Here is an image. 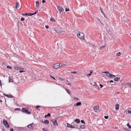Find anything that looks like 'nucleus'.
<instances>
[{
  "instance_id": "obj_19",
  "label": "nucleus",
  "mask_w": 131,
  "mask_h": 131,
  "mask_svg": "<svg viewBox=\"0 0 131 131\" xmlns=\"http://www.w3.org/2000/svg\"><path fill=\"white\" fill-rule=\"evenodd\" d=\"M50 20L51 21L55 22L56 20H55L53 17H51V19H50Z\"/></svg>"
},
{
  "instance_id": "obj_7",
  "label": "nucleus",
  "mask_w": 131,
  "mask_h": 131,
  "mask_svg": "<svg viewBox=\"0 0 131 131\" xmlns=\"http://www.w3.org/2000/svg\"><path fill=\"white\" fill-rule=\"evenodd\" d=\"M57 8L58 10H59L60 13H61V12H63L64 10L63 8L62 7L59 5L57 6Z\"/></svg>"
},
{
  "instance_id": "obj_35",
  "label": "nucleus",
  "mask_w": 131,
  "mask_h": 131,
  "mask_svg": "<svg viewBox=\"0 0 131 131\" xmlns=\"http://www.w3.org/2000/svg\"><path fill=\"white\" fill-rule=\"evenodd\" d=\"M15 110L20 111L21 110V109L20 108H16L15 109Z\"/></svg>"
},
{
  "instance_id": "obj_52",
  "label": "nucleus",
  "mask_w": 131,
  "mask_h": 131,
  "mask_svg": "<svg viewBox=\"0 0 131 131\" xmlns=\"http://www.w3.org/2000/svg\"><path fill=\"white\" fill-rule=\"evenodd\" d=\"M127 112L128 113H131V111L130 110H128Z\"/></svg>"
},
{
  "instance_id": "obj_50",
  "label": "nucleus",
  "mask_w": 131,
  "mask_h": 131,
  "mask_svg": "<svg viewBox=\"0 0 131 131\" xmlns=\"http://www.w3.org/2000/svg\"><path fill=\"white\" fill-rule=\"evenodd\" d=\"M25 72L24 71H22V70H20L19 71V72L20 73H21V72Z\"/></svg>"
},
{
  "instance_id": "obj_24",
  "label": "nucleus",
  "mask_w": 131,
  "mask_h": 131,
  "mask_svg": "<svg viewBox=\"0 0 131 131\" xmlns=\"http://www.w3.org/2000/svg\"><path fill=\"white\" fill-rule=\"evenodd\" d=\"M9 82H13L14 81L12 79H11L10 78V77H9Z\"/></svg>"
},
{
  "instance_id": "obj_21",
  "label": "nucleus",
  "mask_w": 131,
  "mask_h": 131,
  "mask_svg": "<svg viewBox=\"0 0 131 131\" xmlns=\"http://www.w3.org/2000/svg\"><path fill=\"white\" fill-rule=\"evenodd\" d=\"M14 69L16 70H20V67H17V66H15L14 67Z\"/></svg>"
},
{
  "instance_id": "obj_3",
  "label": "nucleus",
  "mask_w": 131,
  "mask_h": 131,
  "mask_svg": "<svg viewBox=\"0 0 131 131\" xmlns=\"http://www.w3.org/2000/svg\"><path fill=\"white\" fill-rule=\"evenodd\" d=\"M57 119H52L51 120V121L53 123V124L56 126H58V124L57 122Z\"/></svg>"
},
{
  "instance_id": "obj_6",
  "label": "nucleus",
  "mask_w": 131,
  "mask_h": 131,
  "mask_svg": "<svg viewBox=\"0 0 131 131\" xmlns=\"http://www.w3.org/2000/svg\"><path fill=\"white\" fill-rule=\"evenodd\" d=\"M55 31L58 33H60L62 32V30L59 28H54Z\"/></svg>"
},
{
  "instance_id": "obj_2",
  "label": "nucleus",
  "mask_w": 131,
  "mask_h": 131,
  "mask_svg": "<svg viewBox=\"0 0 131 131\" xmlns=\"http://www.w3.org/2000/svg\"><path fill=\"white\" fill-rule=\"evenodd\" d=\"M103 73H106V75L110 78H114L115 77V75L109 73L108 72H104Z\"/></svg>"
},
{
  "instance_id": "obj_39",
  "label": "nucleus",
  "mask_w": 131,
  "mask_h": 131,
  "mask_svg": "<svg viewBox=\"0 0 131 131\" xmlns=\"http://www.w3.org/2000/svg\"><path fill=\"white\" fill-rule=\"evenodd\" d=\"M36 107L39 110H40L38 109V108L40 107V106L38 105L37 106H36Z\"/></svg>"
},
{
  "instance_id": "obj_18",
  "label": "nucleus",
  "mask_w": 131,
  "mask_h": 131,
  "mask_svg": "<svg viewBox=\"0 0 131 131\" xmlns=\"http://www.w3.org/2000/svg\"><path fill=\"white\" fill-rule=\"evenodd\" d=\"M120 79V78H118L117 77H116L114 78V80L115 81H118Z\"/></svg>"
},
{
  "instance_id": "obj_53",
  "label": "nucleus",
  "mask_w": 131,
  "mask_h": 131,
  "mask_svg": "<svg viewBox=\"0 0 131 131\" xmlns=\"http://www.w3.org/2000/svg\"><path fill=\"white\" fill-rule=\"evenodd\" d=\"M74 100H79V99L78 98H77V97H74Z\"/></svg>"
},
{
  "instance_id": "obj_37",
  "label": "nucleus",
  "mask_w": 131,
  "mask_h": 131,
  "mask_svg": "<svg viewBox=\"0 0 131 131\" xmlns=\"http://www.w3.org/2000/svg\"><path fill=\"white\" fill-rule=\"evenodd\" d=\"M38 12V10H37L35 12V13H32V15H34L35 14H36L37 12Z\"/></svg>"
},
{
  "instance_id": "obj_8",
  "label": "nucleus",
  "mask_w": 131,
  "mask_h": 131,
  "mask_svg": "<svg viewBox=\"0 0 131 131\" xmlns=\"http://www.w3.org/2000/svg\"><path fill=\"white\" fill-rule=\"evenodd\" d=\"M32 125L33 124H30L28 125L27 126L30 129L32 130L34 129V127L32 126H31V125Z\"/></svg>"
},
{
  "instance_id": "obj_14",
  "label": "nucleus",
  "mask_w": 131,
  "mask_h": 131,
  "mask_svg": "<svg viewBox=\"0 0 131 131\" xmlns=\"http://www.w3.org/2000/svg\"><path fill=\"white\" fill-rule=\"evenodd\" d=\"M44 123L46 124H49V122L48 120H45L44 121Z\"/></svg>"
},
{
  "instance_id": "obj_4",
  "label": "nucleus",
  "mask_w": 131,
  "mask_h": 131,
  "mask_svg": "<svg viewBox=\"0 0 131 131\" xmlns=\"http://www.w3.org/2000/svg\"><path fill=\"white\" fill-rule=\"evenodd\" d=\"M22 111L27 114H30L31 113L30 112H29L28 110L25 108H23L22 109Z\"/></svg>"
},
{
  "instance_id": "obj_10",
  "label": "nucleus",
  "mask_w": 131,
  "mask_h": 131,
  "mask_svg": "<svg viewBox=\"0 0 131 131\" xmlns=\"http://www.w3.org/2000/svg\"><path fill=\"white\" fill-rule=\"evenodd\" d=\"M3 95L7 97H8L12 98L13 97V96L12 95H7L5 94L4 93Z\"/></svg>"
},
{
  "instance_id": "obj_44",
  "label": "nucleus",
  "mask_w": 131,
  "mask_h": 131,
  "mask_svg": "<svg viewBox=\"0 0 131 131\" xmlns=\"http://www.w3.org/2000/svg\"><path fill=\"white\" fill-rule=\"evenodd\" d=\"M99 85L100 86V88H102V87H103V85H102V84H99Z\"/></svg>"
},
{
  "instance_id": "obj_28",
  "label": "nucleus",
  "mask_w": 131,
  "mask_h": 131,
  "mask_svg": "<svg viewBox=\"0 0 131 131\" xmlns=\"http://www.w3.org/2000/svg\"><path fill=\"white\" fill-rule=\"evenodd\" d=\"M65 90L68 93H69V94L70 93V92L68 89H65Z\"/></svg>"
},
{
  "instance_id": "obj_54",
  "label": "nucleus",
  "mask_w": 131,
  "mask_h": 131,
  "mask_svg": "<svg viewBox=\"0 0 131 131\" xmlns=\"http://www.w3.org/2000/svg\"><path fill=\"white\" fill-rule=\"evenodd\" d=\"M127 85L130 86H131V83H128Z\"/></svg>"
},
{
  "instance_id": "obj_33",
  "label": "nucleus",
  "mask_w": 131,
  "mask_h": 131,
  "mask_svg": "<svg viewBox=\"0 0 131 131\" xmlns=\"http://www.w3.org/2000/svg\"><path fill=\"white\" fill-rule=\"evenodd\" d=\"M69 11V9L68 8H66L65 9V11L67 12Z\"/></svg>"
},
{
  "instance_id": "obj_58",
  "label": "nucleus",
  "mask_w": 131,
  "mask_h": 131,
  "mask_svg": "<svg viewBox=\"0 0 131 131\" xmlns=\"http://www.w3.org/2000/svg\"><path fill=\"white\" fill-rule=\"evenodd\" d=\"M14 130L13 128H11L10 129V131H13Z\"/></svg>"
},
{
  "instance_id": "obj_23",
  "label": "nucleus",
  "mask_w": 131,
  "mask_h": 131,
  "mask_svg": "<svg viewBox=\"0 0 131 131\" xmlns=\"http://www.w3.org/2000/svg\"><path fill=\"white\" fill-rule=\"evenodd\" d=\"M127 127H128L129 128L131 129V126H130L129 125V123H128L127 124Z\"/></svg>"
},
{
  "instance_id": "obj_30",
  "label": "nucleus",
  "mask_w": 131,
  "mask_h": 131,
  "mask_svg": "<svg viewBox=\"0 0 131 131\" xmlns=\"http://www.w3.org/2000/svg\"><path fill=\"white\" fill-rule=\"evenodd\" d=\"M100 11H101V12L103 14V13H104V12H103V11L102 10V8L101 7H100Z\"/></svg>"
},
{
  "instance_id": "obj_29",
  "label": "nucleus",
  "mask_w": 131,
  "mask_h": 131,
  "mask_svg": "<svg viewBox=\"0 0 131 131\" xmlns=\"http://www.w3.org/2000/svg\"><path fill=\"white\" fill-rule=\"evenodd\" d=\"M121 54V53L120 52H118L117 53L116 55L117 56H120Z\"/></svg>"
},
{
  "instance_id": "obj_12",
  "label": "nucleus",
  "mask_w": 131,
  "mask_h": 131,
  "mask_svg": "<svg viewBox=\"0 0 131 131\" xmlns=\"http://www.w3.org/2000/svg\"><path fill=\"white\" fill-rule=\"evenodd\" d=\"M67 126L69 127L73 128H75V127L73 126V125H71L70 124L68 123H67Z\"/></svg>"
},
{
  "instance_id": "obj_13",
  "label": "nucleus",
  "mask_w": 131,
  "mask_h": 131,
  "mask_svg": "<svg viewBox=\"0 0 131 131\" xmlns=\"http://www.w3.org/2000/svg\"><path fill=\"white\" fill-rule=\"evenodd\" d=\"M115 108L116 110H118L119 108V104H117L115 105Z\"/></svg>"
},
{
  "instance_id": "obj_62",
  "label": "nucleus",
  "mask_w": 131,
  "mask_h": 131,
  "mask_svg": "<svg viewBox=\"0 0 131 131\" xmlns=\"http://www.w3.org/2000/svg\"><path fill=\"white\" fill-rule=\"evenodd\" d=\"M22 15H24V16H25V15H26V14H25H25H24V13H22Z\"/></svg>"
},
{
  "instance_id": "obj_64",
  "label": "nucleus",
  "mask_w": 131,
  "mask_h": 131,
  "mask_svg": "<svg viewBox=\"0 0 131 131\" xmlns=\"http://www.w3.org/2000/svg\"><path fill=\"white\" fill-rule=\"evenodd\" d=\"M0 101L1 102H2V100H0Z\"/></svg>"
},
{
  "instance_id": "obj_57",
  "label": "nucleus",
  "mask_w": 131,
  "mask_h": 131,
  "mask_svg": "<svg viewBox=\"0 0 131 131\" xmlns=\"http://www.w3.org/2000/svg\"><path fill=\"white\" fill-rule=\"evenodd\" d=\"M0 85H1V87L2 86V84L1 82V80H0Z\"/></svg>"
},
{
  "instance_id": "obj_11",
  "label": "nucleus",
  "mask_w": 131,
  "mask_h": 131,
  "mask_svg": "<svg viewBox=\"0 0 131 131\" xmlns=\"http://www.w3.org/2000/svg\"><path fill=\"white\" fill-rule=\"evenodd\" d=\"M74 106L76 105L77 106H79L81 105V103L80 102H78L76 103V104H74Z\"/></svg>"
},
{
  "instance_id": "obj_31",
  "label": "nucleus",
  "mask_w": 131,
  "mask_h": 131,
  "mask_svg": "<svg viewBox=\"0 0 131 131\" xmlns=\"http://www.w3.org/2000/svg\"><path fill=\"white\" fill-rule=\"evenodd\" d=\"M108 82H110L111 83V82L113 83H114L112 84V85H115V83L114 82H113V81L112 80H111L110 81H108Z\"/></svg>"
},
{
  "instance_id": "obj_60",
  "label": "nucleus",
  "mask_w": 131,
  "mask_h": 131,
  "mask_svg": "<svg viewBox=\"0 0 131 131\" xmlns=\"http://www.w3.org/2000/svg\"><path fill=\"white\" fill-rule=\"evenodd\" d=\"M6 127L7 128H9V125H7L6 126Z\"/></svg>"
},
{
  "instance_id": "obj_9",
  "label": "nucleus",
  "mask_w": 131,
  "mask_h": 131,
  "mask_svg": "<svg viewBox=\"0 0 131 131\" xmlns=\"http://www.w3.org/2000/svg\"><path fill=\"white\" fill-rule=\"evenodd\" d=\"M3 122L4 125L6 126L8 124L7 122L5 119L3 120Z\"/></svg>"
},
{
  "instance_id": "obj_36",
  "label": "nucleus",
  "mask_w": 131,
  "mask_h": 131,
  "mask_svg": "<svg viewBox=\"0 0 131 131\" xmlns=\"http://www.w3.org/2000/svg\"><path fill=\"white\" fill-rule=\"evenodd\" d=\"M7 68L9 69H11L12 68V67H11L9 66H7Z\"/></svg>"
},
{
  "instance_id": "obj_15",
  "label": "nucleus",
  "mask_w": 131,
  "mask_h": 131,
  "mask_svg": "<svg viewBox=\"0 0 131 131\" xmlns=\"http://www.w3.org/2000/svg\"><path fill=\"white\" fill-rule=\"evenodd\" d=\"M74 121L77 123H79L80 122V121L79 119H76L74 120Z\"/></svg>"
},
{
  "instance_id": "obj_26",
  "label": "nucleus",
  "mask_w": 131,
  "mask_h": 131,
  "mask_svg": "<svg viewBox=\"0 0 131 131\" xmlns=\"http://www.w3.org/2000/svg\"><path fill=\"white\" fill-rule=\"evenodd\" d=\"M85 126L84 125H81L80 128L82 129H83L85 128Z\"/></svg>"
},
{
  "instance_id": "obj_22",
  "label": "nucleus",
  "mask_w": 131,
  "mask_h": 131,
  "mask_svg": "<svg viewBox=\"0 0 131 131\" xmlns=\"http://www.w3.org/2000/svg\"><path fill=\"white\" fill-rule=\"evenodd\" d=\"M36 6L37 8L39 6V3L38 2H36Z\"/></svg>"
},
{
  "instance_id": "obj_20",
  "label": "nucleus",
  "mask_w": 131,
  "mask_h": 131,
  "mask_svg": "<svg viewBox=\"0 0 131 131\" xmlns=\"http://www.w3.org/2000/svg\"><path fill=\"white\" fill-rule=\"evenodd\" d=\"M25 14L26 15H28L29 16H31L32 15V14L30 13H25Z\"/></svg>"
},
{
  "instance_id": "obj_16",
  "label": "nucleus",
  "mask_w": 131,
  "mask_h": 131,
  "mask_svg": "<svg viewBox=\"0 0 131 131\" xmlns=\"http://www.w3.org/2000/svg\"><path fill=\"white\" fill-rule=\"evenodd\" d=\"M19 7V3L17 2L16 3V5L15 6V8L16 9L18 8Z\"/></svg>"
},
{
  "instance_id": "obj_55",
  "label": "nucleus",
  "mask_w": 131,
  "mask_h": 131,
  "mask_svg": "<svg viewBox=\"0 0 131 131\" xmlns=\"http://www.w3.org/2000/svg\"><path fill=\"white\" fill-rule=\"evenodd\" d=\"M104 47H105V46H103L101 47L100 48V49H102V48H104Z\"/></svg>"
},
{
  "instance_id": "obj_51",
  "label": "nucleus",
  "mask_w": 131,
  "mask_h": 131,
  "mask_svg": "<svg viewBox=\"0 0 131 131\" xmlns=\"http://www.w3.org/2000/svg\"><path fill=\"white\" fill-rule=\"evenodd\" d=\"M46 2V1L45 0H42V2L43 3H45Z\"/></svg>"
},
{
  "instance_id": "obj_38",
  "label": "nucleus",
  "mask_w": 131,
  "mask_h": 131,
  "mask_svg": "<svg viewBox=\"0 0 131 131\" xmlns=\"http://www.w3.org/2000/svg\"><path fill=\"white\" fill-rule=\"evenodd\" d=\"M60 64L61 65V66H66V65L62 64V63H61Z\"/></svg>"
},
{
  "instance_id": "obj_56",
  "label": "nucleus",
  "mask_w": 131,
  "mask_h": 131,
  "mask_svg": "<svg viewBox=\"0 0 131 131\" xmlns=\"http://www.w3.org/2000/svg\"><path fill=\"white\" fill-rule=\"evenodd\" d=\"M102 14L104 15V17H106V15L104 13L103 14Z\"/></svg>"
},
{
  "instance_id": "obj_41",
  "label": "nucleus",
  "mask_w": 131,
  "mask_h": 131,
  "mask_svg": "<svg viewBox=\"0 0 131 131\" xmlns=\"http://www.w3.org/2000/svg\"><path fill=\"white\" fill-rule=\"evenodd\" d=\"M93 83H94V84L93 85L94 86H97L96 84V82H94Z\"/></svg>"
},
{
  "instance_id": "obj_46",
  "label": "nucleus",
  "mask_w": 131,
  "mask_h": 131,
  "mask_svg": "<svg viewBox=\"0 0 131 131\" xmlns=\"http://www.w3.org/2000/svg\"><path fill=\"white\" fill-rule=\"evenodd\" d=\"M45 27L46 29H48L49 28V26L48 25L46 26Z\"/></svg>"
},
{
  "instance_id": "obj_49",
  "label": "nucleus",
  "mask_w": 131,
  "mask_h": 131,
  "mask_svg": "<svg viewBox=\"0 0 131 131\" xmlns=\"http://www.w3.org/2000/svg\"><path fill=\"white\" fill-rule=\"evenodd\" d=\"M2 131H5L4 127H2Z\"/></svg>"
},
{
  "instance_id": "obj_59",
  "label": "nucleus",
  "mask_w": 131,
  "mask_h": 131,
  "mask_svg": "<svg viewBox=\"0 0 131 131\" xmlns=\"http://www.w3.org/2000/svg\"><path fill=\"white\" fill-rule=\"evenodd\" d=\"M107 32L109 33V34H111V32L110 30H108L107 31Z\"/></svg>"
},
{
  "instance_id": "obj_42",
  "label": "nucleus",
  "mask_w": 131,
  "mask_h": 131,
  "mask_svg": "<svg viewBox=\"0 0 131 131\" xmlns=\"http://www.w3.org/2000/svg\"><path fill=\"white\" fill-rule=\"evenodd\" d=\"M108 116H104V118H105V119H107L108 118Z\"/></svg>"
},
{
  "instance_id": "obj_5",
  "label": "nucleus",
  "mask_w": 131,
  "mask_h": 131,
  "mask_svg": "<svg viewBox=\"0 0 131 131\" xmlns=\"http://www.w3.org/2000/svg\"><path fill=\"white\" fill-rule=\"evenodd\" d=\"M60 65V64H59V63H56L54 64L53 66V67L55 69H57L58 68Z\"/></svg>"
},
{
  "instance_id": "obj_45",
  "label": "nucleus",
  "mask_w": 131,
  "mask_h": 131,
  "mask_svg": "<svg viewBox=\"0 0 131 131\" xmlns=\"http://www.w3.org/2000/svg\"><path fill=\"white\" fill-rule=\"evenodd\" d=\"M71 73H74V74H75L77 72L76 71H73V72H71Z\"/></svg>"
},
{
  "instance_id": "obj_32",
  "label": "nucleus",
  "mask_w": 131,
  "mask_h": 131,
  "mask_svg": "<svg viewBox=\"0 0 131 131\" xmlns=\"http://www.w3.org/2000/svg\"><path fill=\"white\" fill-rule=\"evenodd\" d=\"M81 123H82L83 124H84V125L85 124V123L84 120H81Z\"/></svg>"
},
{
  "instance_id": "obj_43",
  "label": "nucleus",
  "mask_w": 131,
  "mask_h": 131,
  "mask_svg": "<svg viewBox=\"0 0 131 131\" xmlns=\"http://www.w3.org/2000/svg\"><path fill=\"white\" fill-rule=\"evenodd\" d=\"M50 77L52 78L54 80H55L56 81V80L55 79V78L53 77L51 75L50 76Z\"/></svg>"
},
{
  "instance_id": "obj_47",
  "label": "nucleus",
  "mask_w": 131,
  "mask_h": 131,
  "mask_svg": "<svg viewBox=\"0 0 131 131\" xmlns=\"http://www.w3.org/2000/svg\"><path fill=\"white\" fill-rule=\"evenodd\" d=\"M91 75V74L89 73L87 74V75L88 77H89Z\"/></svg>"
},
{
  "instance_id": "obj_25",
  "label": "nucleus",
  "mask_w": 131,
  "mask_h": 131,
  "mask_svg": "<svg viewBox=\"0 0 131 131\" xmlns=\"http://www.w3.org/2000/svg\"><path fill=\"white\" fill-rule=\"evenodd\" d=\"M50 116H51L50 114L49 113H48L47 115H45V117H48V116L50 117Z\"/></svg>"
},
{
  "instance_id": "obj_27",
  "label": "nucleus",
  "mask_w": 131,
  "mask_h": 131,
  "mask_svg": "<svg viewBox=\"0 0 131 131\" xmlns=\"http://www.w3.org/2000/svg\"><path fill=\"white\" fill-rule=\"evenodd\" d=\"M42 130L43 131H49L48 129H46L45 128H43Z\"/></svg>"
},
{
  "instance_id": "obj_63",
  "label": "nucleus",
  "mask_w": 131,
  "mask_h": 131,
  "mask_svg": "<svg viewBox=\"0 0 131 131\" xmlns=\"http://www.w3.org/2000/svg\"><path fill=\"white\" fill-rule=\"evenodd\" d=\"M20 70H23L24 69L23 68H21V67H20Z\"/></svg>"
},
{
  "instance_id": "obj_17",
  "label": "nucleus",
  "mask_w": 131,
  "mask_h": 131,
  "mask_svg": "<svg viewBox=\"0 0 131 131\" xmlns=\"http://www.w3.org/2000/svg\"><path fill=\"white\" fill-rule=\"evenodd\" d=\"M99 106H94L93 108L94 110H97L99 109Z\"/></svg>"
},
{
  "instance_id": "obj_48",
  "label": "nucleus",
  "mask_w": 131,
  "mask_h": 131,
  "mask_svg": "<svg viewBox=\"0 0 131 131\" xmlns=\"http://www.w3.org/2000/svg\"><path fill=\"white\" fill-rule=\"evenodd\" d=\"M93 71L92 70H91L90 71V74H91L93 73Z\"/></svg>"
},
{
  "instance_id": "obj_34",
  "label": "nucleus",
  "mask_w": 131,
  "mask_h": 131,
  "mask_svg": "<svg viewBox=\"0 0 131 131\" xmlns=\"http://www.w3.org/2000/svg\"><path fill=\"white\" fill-rule=\"evenodd\" d=\"M73 126L75 127V128H77V125H74L73 124L72 125Z\"/></svg>"
},
{
  "instance_id": "obj_1",
  "label": "nucleus",
  "mask_w": 131,
  "mask_h": 131,
  "mask_svg": "<svg viewBox=\"0 0 131 131\" xmlns=\"http://www.w3.org/2000/svg\"><path fill=\"white\" fill-rule=\"evenodd\" d=\"M84 34L81 32H80L78 34H77V36L80 38L82 39H84Z\"/></svg>"
},
{
  "instance_id": "obj_40",
  "label": "nucleus",
  "mask_w": 131,
  "mask_h": 131,
  "mask_svg": "<svg viewBox=\"0 0 131 131\" xmlns=\"http://www.w3.org/2000/svg\"><path fill=\"white\" fill-rule=\"evenodd\" d=\"M20 20L21 21H24L25 20V19L24 18L22 17L21 18Z\"/></svg>"
},
{
  "instance_id": "obj_61",
  "label": "nucleus",
  "mask_w": 131,
  "mask_h": 131,
  "mask_svg": "<svg viewBox=\"0 0 131 131\" xmlns=\"http://www.w3.org/2000/svg\"><path fill=\"white\" fill-rule=\"evenodd\" d=\"M67 84H68L69 85H70L71 84V83H69Z\"/></svg>"
}]
</instances>
